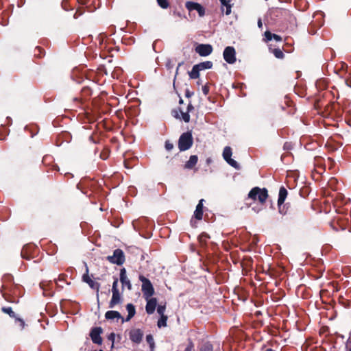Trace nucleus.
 I'll return each mask as SVG.
<instances>
[{"instance_id":"1","label":"nucleus","mask_w":351,"mask_h":351,"mask_svg":"<svg viewBox=\"0 0 351 351\" xmlns=\"http://www.w3.org/2000/svg\"><path fill=\"white\" fill-rule=\"evenodd\" d=\"M268 197L267 190L265 188L254 187L248 193V198L258 201L263 204Z\"/></svg>"},{"instance_id":"2","label":"nucleus","mask_w":351,"mask_h":351,"mask_svg":"<svg viewBox=\"0 0 351 351\" xmlns=\"http://www.w3.org/2000/svg\"><path fill=\"white\" fill-rule=\"evenodd\" d=\"M193 145V137L191 132L183 133L178 141V147L180 151H186Z\"/></svg>"},{"instance_id":"3","label":"nucleus","mask_w":351,"mask_h":351,"mask_svg":"<svg viewBox=\"0 0 351 351\" xmlns=\"http://www.w3.org/2000/svg\"><path fill=\"white\" fill-rule=\"evenodd\" d=\"M139 280L142 282V291L144 298L152 297L154 293V289L150 280L141 275L139 276Z\"/></svg>"},{"instance_id":"4","label":"nucleus","mask_w":351,"mask_h":351,"mask_svg":"<svg viewBox=\"0 0 351 351\" xmlns=\"http://www.w3.org/2000/svg\"><path fill=\"white\" fill-rule=\"evenodd\" d=\"M107 259L113 264L118 265H122L125 261V256L123 252L120 249L114 251L112 256H108Z\"/></svg>"},{"instance_id":"5","label":"nucleus","mask_w":351,"mask_h":351,"mask_svg":"<svg viewBox=\"0 0 351 351\" xmlns=\"http://www.w3.org/2000/svg\"><path fill=\"white\" fill-rule=\"evenodd\" d=\"M232 154V152L231 147L229 146L225 147L223 151V159L231 167L235 168L236 169H239V165L238 164V162L234 159L231 158Z\"/></svg>"},{"instance_id":"6","label":"nucleus","mask_w":351,"mask_h":351,"mask_svg":"<svg viewBox=\"0 0 351 351\" xmlns=\"http://www.w3.org/2000/svg\"><path fill=\"white\" fill-rule=\"evenodd\" d=\"M185 7L189 12L193 10L197 11L200 17H202L205 15V8L199 3L194 1H186L185 3Z\"/></svg>"},{"instance_id":"7","label":"nucleus","mask_w":351,"mask_h":351,"mask_svg":"<svg viewBox=\"0 0 351 351\" xmlns=\"http://www.w3.org/2000/svg\"><path fill=\"white\" fill-rule=\"evenodd\" d=\"M223 56L226 62L234 64L236 62V51L233 47H226L223 51Z\"/></svg>"},{"instance_id":"8","label":"nucleus","mask_w":351,"mask_h":351,"mask_svg":"<svg viewBox=\"0 0 351 351\" xmlns=\"http://www.w3.org/2000/svg\"><path fill=\"white\" fill-rule=\"evenodd\" d=\"M143 337V332L141 329L133 328L129 332L130 339L135 343H140L142 341Z\"/></svg>"},{"instance_id":"9","label":"nucleus","mask_w":351,"mask_h":351,"mask_svg":"<svg viewBox=\"0 0 351 351\" xmlns=\"http://www.w3.org/2000/svg\"><path fill=\"white\" fill-rule=\"evenodd\" d=\"M195 51L201 56H207L213 51V47L209 44H199L195 48Z\"/></svg>"},{"instance_id":"10","label":"nucleus","mask_w":351,"mask_h":351,"mask_svg":"<svg viewBox=\"0 0 351 351\" xmlns=\"http://www.w3.org/2000/svg\"><path fill=\"white\" fill-rule=\"evenodd\" d=\"M82 280L84 282L87 283L91 289L97 290L99 291V284L93 280H92L88 276V268L86 265V273L82 276Z\"/></svg>"},{"instance_id":"11","label":"nucleus","mask_w":351,"mask_h":351,"mask_svg":"<svg viewBox=\"0 0 351 351\" xmlns=\"http://www.w3.org/2000/svg\"><path fill=\"white\" fill-rule=\"evenodd\" d=\"M102 332V329L100 327H95L92 329L90 332V337L94 343L100 345L102 343V339L101 337V334Z\"/></svg>"},{"instance_id":"12","label":"nucleus","mask_w":351,"mask_h":351,"mask_svg":"<svg viewBox=\"0 0 351 351\" xmlns=\"http://www.w3.org/2000/svg\"><path fill=\"white\" fill-rule=\"evenodd\" d=\"M287 195V191L285 187H281L279 191V195L278 199V205L279 208V212L281 214H285V212L283 211L282 208V205L283 204L286 197Z\"/></svg>"},{"instance_id":"13","label":"nucleus","mask_w":351,"mask_h":351,"mask_svg":"<svg viewBox=\"0 0 351 351\" xmlns=\"http://www.w3.org/2000/svg\"><path fill=\"white\" fill-rule=\"evenodd\" d=\"M120 281L123 287H125L128 290L132 289V284L130 279L127 276L126 270L125 268H122L120 271Z\"/></svg>"},{"instance_id":"14","label":"nucleus","mask_w":351,"mask_h":351,"mask_svg":"<svg viewBox=\"0 0 351 351\" xmlns=\"http://www.w3.org/2000/svg\"><path fill=\"white\" fill-rule=\"evenodd\" d=\"M145 299L147 301V304L145 306L146 312L149 315L153 314L157 305V300L151 297Z\"/></svg>"},{"instance_id":"15","label":"nucleus","mask_w":351,"mask_h":351,"mask_svg":"<svg viewBox=\"0 0 351 351\" xmlns=\"http://www.w3.org/2000/svg\"><path fill=\"white\" fill-rule=\"evenodd\" d=\"M105 317L109 320H115L116 319L117 322H118L119 319H121L122 321V319H123V317L121 315V314L118 311H107L105 314Z\"/></svg>"},{"instance_id":"16","label":"nucleus","mask_w":351,"mask_h":351,"mask_svg":"<svg viewBox=\"0 0 351 351\" xmlns=\"http://www.w3.org/2000/svg\"><path fill=\"white\" fill-rule=\"evenodd\" d=\"M204 200L203 199H200L199 201V203L197 205L195 210L194 212V217L197 220H201L202 219V216H203V206H204L203 202H204Z\"/></svg>"},{"instance_id":"17","label":"nucleus","mask_w":351,"mask_h":351,"mask_svg":"<svg viewBox=\"0 0 351 351\" xmlns=\"http://www.w3.org/2000/svg\"><path fill=\"white\" fill-rule=\"evenodd\" d=\"M112 295L111 300L109 304L110 308H114V306L118 304H119L121 301V294L119 291L112 292Z\"/></svg>"},{"instance_id":"18","label":"nucleus","mask_w":351,"mask_h":351,"mask_svg":"<svg viewBox=\"0 0 351 351\" xmlns=\"http://www.w3.org/2000/svg\"><path fill=\"white\" fill-rule=\"evenodd\" d=\"M126 310L128 313V315L125 319H122V323L130 321L136 313L135 307L132 304H128L126 305Z\"/></svg>"},{"instance_id":"19","label":"nucleus","mask_w":351,"mask_h":351,"mask_svg":"<svg viewBox=\"0 0 351 351\" xmlns=\"http://www.w3.org/2000/svg\"><path fill=\"white\" fill-rule=\"evenodd\" d=\"M198 158L196 155H192L190 156L189 160L185 163L184 168L186 169H193L197 164Z\"/></svg>"},{"instance_id":"20","label":"nucleus","mask_w":351,"mask_h":351,"mask_svg":"<svg viewBox=\"0 0 351 351\" xmlns=\"http://www.w3.org/2000/svg\"><path fill=\"white\" fill-rule=\"evenodd\" d=\"M221 6L226 7V14L229 15L231 13L232 10V4L230 3V0H219ZM223 10V8H221Z\"/></svg>"},{"instance_id":"21","label":"nucleus","mask_w":351,"mask_h":351,"mask_svg":"<svg viewBox=\"0 0 351 351\" xmlns=\"http://www.w3.org/2000/svg\"><path fill=\"white\" fill-rule=\"evenodd\" d=\"M198 66L195 64L193 66L191 71L189 72L190 78L197 79L199 77V71Z\"/></svg>"},{"instance_id":"22","label":"nucleus","mask_w":351,"mask_h":351,"mask_svg":"<svg viewBox=\"0 0 351 351\" xmlns=\"http://www.w3.org/2000/svg\"><path fill=\"white\" fill-rule=\"evenodd\" d=\"M196 65L198 66L199 70L203 71L205 69H211L213 66V62L210 61H205Z\"/></svg>"},{"instance_id":"23","label":"nucleus","mask_w":351,"mask_h":351,"mask_svg":"<svg viewBox=\"0 0 351 351\" xmlns=\"http://www.w3.org/2000/svg\"><path fill=\"white\" fill-rule=\"evenodd\" d=\"M175 117L176 118L182 119L186 123H188L190 121V115L188 113V112H184L182 111H180V117L178 115V113H176V114H175Z\"/></svg>"},{"instance_id":"24","label":"nucleus","mask_w":351,"mask_h":351,"mask_svg":"<svg viewBox=\"0 0 351 351\" xmlns=\"http://www.w3.org/2000/svg\"><path fill=\"white\" fill-rule=\"evenodd\" d=\"M213 345L208 342H206L201 346L198 351H213Z\"/></svg>"},{"instance_id":"25","label":"nucleus","mask_w":351,"mask_h":351,"mask_svg":"<svg viewBox=\"0 0 351 351\" xmlns=\"http://www.w3.org/2000/svg\"><path fill=\"white\" fill-rule=\"evenodd\" d=\"M167 317L166 315L160 316V319L158 321V326L159 328L165 327L167 326Z\"/></svg>"},{"instance_id":"26","label":"nucleus","mask_w":351,"mask_h":351,"mask_svg":"<svg viewBox=\"0 0 351 351\" xmlns=\"http://www.w3.org/2000/svg\"><path fill=\"white\" fill-rule=\"evenodd\" d=\"M2 311L8 314L11 317H16L15 313L12 311V308L10 307H3L2 308Z\"/></svg>"},{"instance_id":"27","label":"nucleus","mask_w":351,"mask_h":351,"mask_svg":"<svg viewBox=\"0 0 351 351\" xmlns=\"http://www.w3.org/2000/svg\"><path fill=\"white\" fill-rule=\"evenodd\" d=\"M157 3L162 9H167L169 5L167 0H157Z\"/></svg>"},{"instance_id":"28","label":"nucleus","mask_w":351,"mask_h":351,"mask_svg":"<svg viewBox=\"0 0 351 351\" xmlns=\"http://www.w3.org/2000/svg\"><path fill=\"white\" fill-rule=\"evenodd\" d=\"M273 53L277 58L282 59L284 57V53L280 49H275L273 51Z\"/></svg>"},{"instance_id":"29","label":"nucleus","mask_w":351,"mask_h":351,"mask_svg":"<svg viewBox=\"0 0 351 351\" xmlns=\"http://www.w3.org/2000/svg\"><path fill=\"white\" fill-rule=\"evenodd\" d=\"M146 341L149 343L151 348L154 347V340L152 335H147L146 336Z\"/></svg>"},{"instance_id":"30","label":"nucleus","mask_w":351,"mask_h":351,"mask_svg":"<svg viewBox=\"0 0 351 351\" xmlns=\"http://www.w3.org/2000/svg\"><path fill=\"white\" fill-rule=\"evenodd\" d=\"M165 306L164 305H159L157 308V312L160 315H165Z\"/></svg>"},{"instance_id":"31","label":"nucleus","mask_w":351,"mask_h":351,"mask_svg":"<svg viewBox=\"0 0 351 351\" xmlns=\"http://www.w3.org/2000/svg\"><path fill=\"white\" fill-rule=\"evenodd\" d=\"M119 291L118 289V279L115 278L113 283H112V292Z\"/></svg>"},{"instance_id":"32","label":"nucleus","mask_w":351,"mask_h":351,"mask_svg":"<svg viewBox=\"0 0 351 351\" xmlns=\"http://www.w3.org/2000/svg\"><path fill=\"white\" fill-rule=\"evenodd\" d=\"M265 41L267 42V41H269L272 39L273 38V34H271L270 32L269 31H266L265 32Z\"/></svg>"},{"instance_id":"33","label":"nucleus","mask_w":351,"mask_h":351,"mask_svg":"<svg viewBox=\"0 0 351 351\" xmlns=\"http://www.w3.org/2000/svg\"><path fill=\"white\" fill-rule=\"evenodd\" d=\"M194 348V344L191 341H189V344L185 348L184 351H192Z\"/></svg>"},{"instance_id":"34","label":"nucleus","mask_w":351,"mask_h":351,"mask_svg":"<svg viewBox=\"0 0 351 351\" xmlns=\"http://www.w3.org/2000/svg\"><path fill=\"white\" fill-rule=\"evenodd\" d=\"M173 145L171 143H170L169 141H166L165 142V149L167 150V151H170L173 149Z\"/></svg>"},{"instance_id":"35","label":"nucleus","mask_w":351,"mask_h":351,"mask_svg":"<svg viewBox=\"0 0 351 351\" xmlns=\"http://www.w3.org/2000/svg\"><path fill=\"white\" fill-rule=\"evenodd\" d=\"M272 39H274L277 42H280L282 41V38L281 36H280L279 35H277V34H273V38Z\"/></svg>"},{"instance_id":"36","label":"nucleus","mask_w":351,"mask_h":351,"mask_svg":"<svg viewBox=\"0 0 351 351\" xmlns=\"http://www.w3.org/2000/svg\"><path fill=\"white\" fill-rule=\"evenodd\" d=\"M16 320L19 322V326H20L21 328L23 329L25 326L24 321L19 318H16Z\"/></svg>"},{"instance_id":"37","label":"nucleus","mask_w":351,"mask_h":351,"mask_svg":"<svg viewBox=\"0 0 351 351\" xmlns=\"http://www.w3.org/2000/svg\"><path fill=\"white\" fill-rule=\"evenodd\" d=\"M114 336L115 335L114 333H111L108 337V339L110 340L112 342V343H114Z\"/></svg>"},{"instance_id":"38","label":"nucleus","mask_w":351,"mask_h":351,"mask_svg":"<svg viewBox=\"0 0 351 351\" xmlns=\"http://www.w3.org/2000/svg\"><path fill=\"white\" fill-rule=\"evenodd\" d=\"M202 91H203V93H204V95H207V94H208V87H207V86H204V87L202 88Z\"/></svg>"},{"instance_id":"39","label":"nucleus","mask_w":351,"mask_h":351,"mask_svg":"<svg viewBox=\"0 0 351 351\" xmlns=\"http://www.w3.org/2000/svg\"><path fill=\"white\" fill-rule=\"evenodd\" d=\"M193 108H193V106L191 104H189L188 105V106H187V112H188V113H189L191 110H192Z\"/></svg>"},{"instance_id":"40","label":"nucleus","mask_w":351,"mask_h":351,"mask_svg":"<svg viewBox=\"0 0 351 351\" xmlns=\"http://www.w3.org/2000/svg\"><path fill=\"white\" fill-rule=\"evenodd\" d=\"M258 26L259 28H261L263 27V23L261 19L258 20Z\"/></svg>"},{"instance_id":"41","label":"nucleus","mask_w":351,"mask_h":351,"mask_svg":"<svg viewBox=\"0 0 351 351\" xmlns=\"http://www.w3.org/2000/svg\"><path fill=\"white\" fill-rule=\"evenodd\" d=\"M193 95V93H191L190 91H186V97H191L192 95Z\"/></svg>"},{"instance_id":"42","label":"nucleus","mask_w":351,"mask_h":351,"mask_svg":"<svg viewBox=\"0 0 351 351\" xmlns=\"http://www.w3.org/2000/svg\"><path fill=\"white\" fill-rule=\"evenodd\" d=\"M265 351H274V350L271 348H267Z\"/></svg>"},{"instance_id":"43","label":"nucleus","mask_w":351,"mask_h":351,"mask_svg":"<svg viewBox=\"0 0 351 351\" xmlns=\"http://www.w3.org/2000/svg\"><path fill=\"white\" fill-rule=\"evenodd\" d=\"M181 64H182V63H179V64H178V68H177L176 73H178V68H179V66H181Z\"/></svg>"},{"instance_id":"44","label":"nucleus","mask_w":351,"mask_h":351,"mask_svg":"<svg viewBox=\"0 0 351 351\" xmlns=\"http://www.w3.org/2000/svg\"><path fill=\"white\" fill-rule=\"evenodd\" d=\"M169 63H170V62H169L167 64V66L168 68H171V64H169Z\"/></svg>"},{"instance_id":"45","label":"nucleus","mask_w":351,"mask_h":351,"mask_svg":"<svg viewBox=\"0 0 351 351\" xmlns=\"http://www.w3.org/2000/svg\"><path fill=\"white\" fill-rule=\"evenodd\" d=\"M253 210H254L256 213H258L260 209L256 210L254 208H253Z\"/></svg>"},{"instance_id":"46","label":"nucleus","mask_w":351,"mask_h":351,"mask_svg":"<svg viewBox=\"0 0 351 351\" xmlns=\"http://www.w3.org/2000/svg\"><path fill=\"white\" fill-rule=\"evenodd\" d=\"M349 351H351V348L349 350Z\"/></svg>"}]
</instances>
